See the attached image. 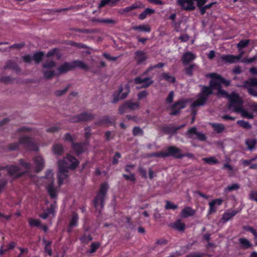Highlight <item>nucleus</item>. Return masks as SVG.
Listing matches in <instances>:
<instances>
[{
  "label": "nucleus",
  "mask_w": 257,
  "mask_h": 257,
  "mask_svg": "<svg viewBox=\"0 0 257 257\" xmlns=\"http://www.w3.org/2000/svg\"><path fill=\"white\" fill-rule=\"evenodd\" d=\"M196 66V65L195 64H192L187 67H186L184 69V73L188 76H192L193 75V71Z\"/></svg>",
  "instance_id": "obj_39"
},
{
  "label": "nucleus",
  "mask_w": 257,
  "mask_h": 257,
  "mask_svg": "<svg viewBox=\"0 0 257 257\" xmlns=\"http://www.w3.org/2000/svg\"><path fill=\"white\" fill-rule=\"evenodd\" d=\"M139 171L142 177L144 178H147V171L144 168L140 167Z\"/></svg>",
  "instance_id": "obj_63"
},
{
  "label": "nucleus",
  "mask_w": 257,
  "mask_h": 257,
  "mask_svg": "<svg viewBox=\"0 0 257 257\" xmlns=\"http://www.w3.org/2000/svg\"><path fill=\"white\" fill-rule=\"evenodd\" d=\"M238 113H240L243 117L249 119L253 117V115L252 112H248L246 110L243 109V107L240 109V111H239Z\"/></svg>",
  "instance_id": "obj_38"
},
{
  "label": "nucleus",
  "mask_w": 257,
  "mask_h": 257,
  "mask_svg": "<svg viewBox=\"0 0 257 257\" xmlns=\"http://www.w3.org/2000/svg\"><path fill=\"white\" fill-rule=\"evenodd\" d=\"M193 1L196 2L197 7L200 9L201 7L206 3L207 0H193Z\"/></svg>",
  "instance_id": "obj_60"
},
{
  "label": "nucleus",
  "mask_w": 257,
  "mask_h": 257,
  "mask_svg": "<svg viewBox=\"0 0 257 257\" xmlns=\"http://www.w3.org/2000/svg\"><path fill=\"white\" fill-rule=\"evenodd\" d=\"M223 169H227L228 173L230 175H232V174H234V171H233V168L232 166H231L230 164H229L228 163H226V164H224Z\"/></svg>",
  "instance_id": "obj_51"
},
{
  "label": "nucleus",
  "mask_w": 257,
  "mask_h": 257,
  "mask_svg": "<svg viewBox=\"0 0 257 257\" xmlns=\"http://www.w3.org/2000/svg\"><path fill=\"white\" fill-rule=\"evenodd\" d=\"M202 160L205 163L208 164H216L218 163V161L214 157L203 158L202 159Z\"/></svg>",
  "instance_id": "obj_40"
},
{
  "label": "nucleus",
  "mask_w": 257,
  "mask_h": 257,
  "mask_svg": "<svg viewBox=\"0 0 257 257\" xmlns=\"http://www.w3.org/2000/svg\"><path fill=\"white\" fill-rule=\"evenodd\" d=\"M55 66L56 63L52 60H48L45 61L42 64L43 69H53Z\"/></svg>",
  "instance_id": "obj_31"
},
{
  "label": "nucleus",
  "mask_w": 257,
  "mask_h": 257,
  "mask_svg": "<svg viewBox=\"0 0 257 257\" xmlns=\"http://www.w3.org/2000/svg\"><path fill=\"white\" fill-rule=\"evenodd\" d=\"M236 212L234 210L229 211L228 212H225L223 214L222 216V219L225 221H227L229 219H230L232 217H233L236 214Z\"/></svg>",
  "instance_id": "obj_34"
},
{
  "label": "nucleus",
  "mask_w": 257,
  "mask_h": 257,
  "mask_svg": "<svg viewBox=\"0 0 257 257\" xmlns=\"http://www.w3.org/2000/svg\"><path fill=\"white\" fill-rule=\"evenodd\" d=\"M229 102L227 108L229 110L238 113L239 111L243 107V100L237 94L232 93L228 96Z\"/></svg>",
  "instance_id": "obj_3"
},
{
  "label": "nucleus",
  "mask_w": 257,
  "mask_h": 257,
  "mask_svg": "<svg viewBox=\"0 0 257 257\" xmlns=\"http://www.w3.org/2000/svg\"><path fill=\"white\" fill-rule=\"evenodd\" d=\"M220 59L223 61L229 63H233L238 61L241 58V55L238 56H233L231 55H223L220 56Z\"/></svg>",
  "instance_id": "obj_21"
},
{
  "label": "nucleus",
  "mask_w": 257,
  "mask_h": 257,
  "mask_svg": "<svg viewBox=\"0 0 257 257\" xmlns=\"http://www.w3.org/2000/svg\"><path fill=\"white\" fill-rule=\"evenodd\" d=\"M163 78L166 81L171 82L175 83L176 82V79L174 77L170 75L168 73H163L162 74Z\"/></svg>",
  "instance_id": "obj_43"
},
{
  "label": "nucleus",
  "mask_w": 257,
  "mask_h": 257,
  "mask_svg": "<svg viewBox=\"0 0 257 257\" xmlns=\"http://www.w3.org/2000/svg\"><path fill=\"white\" fill-rule=\"evenodd\" d=\"M216 3H211L210 4H209L208 5H206L204 6H202L200 8V9H199L200 10V14L202 15H203L204 14H205V13H206V11L207 10V9H209L210 8H211L212 6L215 4Z\"/></svg>",
  "instance_id": "obj_48"
},
{
  "label": "nucleus",
  "mask_w": 257,
  "mask_h": 257,
  "mask_svg": "<svg viewBox=\"0 0 257 257\" xmlns=\"http://www.w3.org/2000/svg\"><path fill=\"white\" fill-rule=\"evenodd\" d=\"M108 186L106 183L101 185L99 191L94 200V205L96 209L100 212L104 206V199L108 190Z\"/></svg>",
  "instance_id": "obj_4"
},
{
  "label": "nucleus",
  "mask_w": 257,
  "mask_h": 257,
  "mask_svg": "<svg viewBox=\"0 0 257 257\" xmlns=\"http://www.w3.org/2000/svg\"><path fill=\"white\" fill-rule=\"evenodd\" d=\"M172 227L179 231H183L185 229V224L181 220L178 219L173 223Z\"/></svg>",
  "instance_id": "obj_32"
},
{
  "label": "nucleus",
  "mask_w": 257,
  "mask_h": 257,
  "mask_svg": "<svg viewBox=\"0 0 257 257\" xmlns=\"http://www.w3.org/2000/svg\"><path fill=\"white\" fill-rule=\"evenodd\" d=\"M249 40H241L237 44V47L239 49L244 48L249 44Z\"/></svg>",
  "instance_id": "obj_46"
},
{
  "label": "nucleus",
  "mask_w": 257,
  "mask_h": 257,
  "mask_svg": "<svg viewBox=\"0 0 257 257\" xmlns=\"http://www.w3.org/2000/svg\"><path fill=\"white\" fill-rule=\"evenodd\" d=\"M31 167L29 163L26 162L23 160H20L19 166L12 165L7 167V170L11 177L18 178L20 177L23 173L28 171Z\"/></svg>",
  "instance_id": "obj_2"
},
{
  "label": "nucleus",
  "mask_w": 257,
  "mask_h": 257,
  "mask_svg": "<svg viewBox=\"0 0 257 257\" xmlns=\"http://www.w3.org/2000/svg\"><path fill=\"white\" fill-rule=\"evenodd\" d=\"M70 86V84H68L67 86L62 90H58L54 92V94L58 97L61 96L65 94L68 90Z\"/></svg>",
  "instance_id": "obj_41"
},
{
  "label": "nucleus",
  "mask_w": 257,
  "mask_h": 257,
  "mask_svg": "<svg viewBox=\"0 0 257 257\" xmlns=\"http://www.w3.org/2000/svg\"><path fill=\"white\" fill-rule=\"evenodd\" d=\"M15 78H13L10 76H3L0 78V82L5 84H9L13 83Z\"/></svg>",
  "instance_id": "obj_35"
},
{
  "label": "nucleus",
  "mask_w": 257,
  "mask_h": 257,
  "mask_svg": "<svg viewBox=\"0 0 257 257\" xmlns=\"http://www.w3.org/2000/svg\"><path fill=\"white\" fill-rule=\"evenodd\" d=\"M25 46L24 43L15 44L10 47V48H15L17 49H20Z\"/></svg>",
  "instance_id": "obj_64"
},
{
  "label": "nucleus",
  "mask_w": 257,
  "mask_h": 257,
  "mask_svg": "<svg viewBox=\"0 0 257 257\" xmlns=\"http://www.w3.org/2000/svg\"><path fill=\"white\" fill-rule=\"evenodd\" d=\"M44 53L42 52H38L35 53L33 57V60H34L36 63H39L43 59Z\"/></svg>",
  "instance_id": "obj_36"
},
{
  "label": "nucleus",
  "mask_w": 257,
  "mask_h": 257,
  "mask_svg": "<svg viewBox=\"0 0 257 257\" xmlns=\"http://www.w3.org/2000/svg\"><path fill=\"white\" fill-rule=\"evenodd\" d=\"M98 21L101 23H105L111 25H115L117 23V21L116 20L112 19H101V20H98Z\"/></svg>",
  "instance_id": "obj_44"
},
{
  "label": "nucleus",
  "mask_w": 257,
  "mask_h": 257,
  "mask_svg": "<svg viewBox=\"0 0 257 257\" xmlns=\"http://www.w3.org/2000/svg\"><path fill=\"white\" fill-rule=\"evenodd\" d=\"M195 213V210L190 207H185L181 211L180 215L182 218H186L193 216Z\"/></svg>",
  "instance_id": "obj_25"
},
{
  "label": "nucleus",
  "mask_w": 257,
  "mask_h": 257,
  "mask_svg": "<svg viewBox=\"0 0 257 257\" xmlns=\"http://www.w3.org/2000/svg\"><path fill=\"white\" fill-rule=\"evenodd\" d=\"M53 150L55 154L60 155L63 152V148L61 145L56 144L54 145Z\"/></svg>",
  "instance_id": "obj_42"
},
{
  "label": "nucleus",
  "mask_w": 257,
  "mask_h": 257,
  "mask_svg": "<svg viewBox=\"0 0 257 257\" xmlns=\"http://www.w3.org/2000/svg\"><path fill=\"white\" fill-rule=\"evenodd\" d=\"M204 253L199 252H193L186 255V257H203Z\"/></svg>",
  "instance_id": "obj_62"
},
{
  "label": "nucleus",
  "mask_w": 257,
  "mask_h": 257,
  "mask_svg": "<svg viewBox=\"0 0 257 257\" xmlns=\"http://www.w3.org/2000/svg\"><path fill=\"white\" fill-rule=\"evenodd\" d=\"M118 1L119 0H102L98 5V8H101L104 7L106 5L109 4L110 2H111L114 4L117 1Z\"/></svg>",
  "instance_id": "obj_50"
},
{
  "label": "nucleus",
  "mask_w": 257,
  "mask_h": 257,
  "mask_svg": "<svg viewBox=\"0 0 257 257\" xmlns=\"http://www.w3.org/2000/svg\"><path fill=\"white\" fill-rule=\"evenodd\" d=\"M29 224L30 226H39L41 224V221L39 219L30 218L28 219Z\"/></svg>",
  "instance_id": "obj_47"
},
{
  "label": "nucleus",
  "mask_w": 257,
  "mask_h": 257,
  "mask_svg": "<svg viewBox=\"0 0 257 257\" xmlns=\"http://www.w3.org/2000/svg\"><path fill=\"white\" fill-rule=\"evenodd\" d=\"M155 13V11L154 9L147 8L145 11L140 14L139 16V18L140 20L145 19L148 16H150Z\"/></svg>",
  "instance_id": "obj_27"
},
{
  "label": "nucleus",
  "mask_w": 257,
  "mask_h": 257,
  "mask_svg": "<svg viewBox=\"0 0 257 257\" xmlns=\"http://www.w3.org/2000/svg\"><path fill=\"white\" fill-rule=\"evenodd\" d=\"M187 135L189 138H196L200 141H205L206 139L205 134L197 132L196 130H189L187 132Z\"/></svg>",
  "instance_id": "obj_17"
},
{
  "label": "nucleus",
  "mask_w": 257,
  "mask_h": 257,
  "mask_svg": "<svg viewBox=\"0 0 257 257\" xmlns=\"http://www.w3.org/2000/svg\"><path fill=\"white\" fill-rule=\"evenodd\" d=\"M239 242L243 248H248L252 246V244L245 238H240Z\"/></svg>",
  "instance_id": "obj_33"
},
{
  "label": "nucleus",
  "mask_w": 257,
  "mask_h": 257,
  "mask_svg": "<svg viewBox=\"0 0 257 257\" xmlns=\"http://www.w3.org/2000/svg\"><path fill=\"white\" fill-rule=\"evenodd\" d=\"M72 63V65L74 66V69L75 67H78L82 70H88L89 69V66L84 62L80 60H76L73 61Z\"/></svg>",
  "instance_id": "obj_26"
},
{
  "label": "nucleus",
  "mask_w": 257,
  "mask_h": 257,
  "mask_svg": "<svg viewBox=\"0 0 257 257\" xmlns=\"http://www.w3.org/2000/svg\"><path fill=\"white\" fill-rule=\"evenodd\" d=\"M140 108L139 102H133L132 100H127L121 105L118 108L119 113L122 114L126 111L127 109L135 110Z\"/></svg>",
  "instance_id": "obj_9"
},
{
  "label": "nucleus",
  "mask_w": 257,
  "mask_h": 257,
  "mask_svg": "<svg viewBox=\"0 0 257 257\" xmlns=\"http://www.w3.org/2000/svg\"><path fill=\"white\" fill-rule=\"evenodd\" d=\"M42 73L44 78L48 80L52 79L55 75L54 70L53 69H43Z\"/></svg>",
  "instance_id": "obj_28"
},
{
  "label": "nucleus",
  "mask_w": 257,
  "mask_h": 257,
  "mask_svg": "<svg viewBox=\"0 0 257 257\" xmlns=\"http://www.w3.org/2000/svg\"><path fill=\"white\" fill-rule=\"evenodd\" d=\"M256 143V142L255 140H248L246 141V144L247 146V148L250 150H251L254 148Z\"/></svg>",
  "instance_id": "obj_49"
},
{
  "label": "nucleus",
  "mask_w": 257,
  "mask_h": 257,
  "mask_svg": "<svg viewBox=\"0 0 257 257\" xmlns=\"http://www.w3.org/2000/svg\"><path fill=\"white\" fill-rule=\"evenodd\" d=\"M3 69L4 70H6V69L13 70L17 74L20 73L21 71V69L18 66L17 62L15 61L11 60H8L6 62V65L4 67Z\"/></svg>",
  "instance_id": "obj_16"
},
{
  "label": "nucleus",
  "mask_w": 257,
  "mask_h": 257,
  "mask_svg": "<svg viewBox=\"0 0 257 257\" xmlns=\"http://www.w3.org/2000/svg\"><path fill=\"white\" fill-rule=\"evenodd\" d=\"M177 207H178V206L177 205H175L169 201L166 202V204L165 205L166 209H175L177 208Z\"/></svg>",
  "instance_id": "obj_55"
},
{
  "label": "nucleus",
  "mask_w": 257,
  "mask_h": 257,
  "mask_svg": "<svg viewBox=\"0 0 257 257\" xmlns=\"http://www.w3.org/2000/svg\"><path fill=\"white\" fill-rule=\"evenodd\" d=\"M187 101L184 99H180L176 102L171 108L170 114L171 115H177L179 113L180 110L185 107Z\"/></svg>",
  "instance_id": "obj_14"
},
{
  "label": "nucleus",
  "mask_w": 257,
  "mask_h": 257,
  "mask_svg": "<svg viewBox=\"0 0 257 257\" xmlns=\"http://www.w3.org/2000/svg\"><path fill=\"white\" fill-rule=\"evenodd\" d=\"M201 90L198 94V99L192 104V107L203 105L208 99L209 96L213 93L212 89L206 86L201 85Z\"/></svg>",
  "instance_id": "obj_6"
},
{
  "label": "nucleus",
  "mask_w": 257,
  "mask_h": 257,
  "mask_svg": "<svg viewBox=\"0 0 257 257\" xmlns=\"http://www.w3.org/2000/svg\"><path fill=\"white\" fill-rule=\"evenodd\" d=\"M95 115L90 112H83L73 117L71 120L73 122H78L80 121H87L92 120L94 119Z\"/></svg>",
  "instance_id": "obj_11"
},
{
  "label": "nucleus",
  "mask_w": 257,
  "mask_h": 257,
  "mask_svg": "<svg viewBox=\"0 0 257 257\" xmlns=\"http://www.w3.org/2000/svg\"><path fill=\"white\" fill-rule=\"evenodd\" d=\"M100 244L99 243L96 242H93L91 243V249L90 250V252L92 253L95 252L96 249L98 248Z\"/></svg>",
  "instance_id": "obj_57"
},
{
  "label": "nucleus",
  "mask_w": 257,
  "mask_h": 257,
  "mask_svg": "<svg viewBox=\"0 0 257 257\" xmlns=\"http://www.w3.org/2000/svg\"><path fill=\"white\" fill-rule=\"evenodd\" d=\"M223 200L221 199H216L209 203V209L208 213L211 214L216 211V206L220 205L222 203Z\"/></svg>",
  "instance_id": "obj_22"
},
{
  "label": "nucleus",
  "mask_w": 257,
  "mask_h": 257,
  "mask_svg": "<svg viewBox=\"0 0 257 257\" xmlns=\"http://www.w3.org/2000/svg\"><path fill=\"white\" fill-rule=\"evenodd\" d=\"M135 84H142L141 88H147L154 83V81L150 77L142 78V77H137L134 79Z\"/></svg>",
  "instance_id": "obj_15"
},
{
  "label": "nucleus",
  "mask_w": 257,
  "mask_h": 257,
  "mask_svg": "<svg viewBox=\"0 0 257 257\" xmlns=\"http://www.w3.org/2000/svg\"><path fill=\"white\" fill-rule=\"evenodd\" d=\"M123 177L127 180H130L133 182H135L136 178L134 174L131 173L129 175L123 174Z\"/></svg>",
  "instance_id": "obj_53"
},
{
  "label": "nucleus",
  "mask_w": 257,
  "mask_h": 257,
  "mask_svg": "<svg viewBox=\"0 0 257 257\" xmlns=\"http://www.w3.org/2000/svg\"><path fill=\"white\" fill-rule=\"evenodd\" d=\"M174 95V92L173 91H170L166 98V101L169 103H171L173 101Z\"/></svg>",
  "instance_id": "obj_61"
},
{
  "label": "nucleus",
  "mask_w": 257,
  "mask_h": 257,
  "mask_svg": "<svg viewBox=\"0 0 257 257\" xmlns=\"http://www.w3.org/2000/svg\"><path fill=\"white\" fill-rule=\"evenodd\" d=\"M23 61L26 63H31L33 57L30 55H26L22 57Z\"/></svg>",
  "instance_id": "obj_54"
},
{
  "label": "nucleus",
  "mask_w": 257,
  "mask_h": 257,
  "mask_svg": "<svg viewBox=\"0 0 257 257\" xmlns=\"http://www.w3.org/2000/svg\"><path fill=\"white\" fill-rule=\"evenodd\" d=\"M130 92V86L128 84L123 86H120L118 89V93L116 95H114L112 100L113 103H116L120 99H123L126 97Z\"/></svg>",
  "instance_id": "obj_10"
},
{
  "label": "nucleus",
  "mask_w": 257,
  "mask_h": 257,
  "mask_svg": "<svg viewBox=\"0 0 257 257\" xmlns=\"http://www.w3.org/2000/svg\"><path fill=\"white\" fill-rule=\"evenodd\" d=\"M148 95V93L147 91L144 90L140 92L138 94V99L141 100L143 99V98L146 97Z\"/></svg>",
  "instance_id": "obj_59"
},
{
  "label": "nucleus",
  "mask_w": 257,
  "mask_h": 257,
  "mask_svg": "<svg viewBox=\"0 0 257 257\" xmlns=\"http://www.w3.org/2000/svg\"><path fill=\"white\" fill-rule=\"evenodd\" d=\"M133 29L140 32H150L151 31V27L149 25L134 26Z\"/></svg>",
  "instance_id": "obj_30"
},
{
  "label": "nucleus",
  "mask_w": 257,
  "mask_h": 257,
  "mask_svg": "<svg viewBox=\"0 0 257 257\" xmlns=\"http://www.w3.org/2000/svg\"><path fill=\"white\" fill-rule=\"evenodd\" d=\"M237 124L239 125V126L245 128H248L250 127L249 124L247 122L243 120H238L237 121Z\"/></svg>",
  "instance_id": "obj_52"
},
{
  "label": "nucleus",
  "mask_w": 257,
  "mask_h": 257,
  "mask_svg": "<svg viewBox=\"0 0 257 257\" xmlns=\"http://www.w3.org/2000/svg\"><path fill=\"white\" fill-rule=\"evenodd\" d=\"M138 8L139 6L136 4H134L130 7H126L124 9L123 11L125 12H128Z\"/></svg>",
  "instance_id": "obj_58"
},
{
  "label": "nucleus",
  "mask_w": 257,
  "mask_h": 257,
  "mask_svg": "<svg viewBox=\"0 0 257 257\" xmlns=\"http://www.w3.org/2000/svg\"><path fill=\"white\" fill-rule=\"evenodd\" d=\"M167 243V241L165 239H158L155 243V247H157L161 245H165Z\"/></svg>",
  "instance_id": "obj_56"
},
{
  "label": "nucleus",
  "mask_w": 257,
  "mask_h": 257,
  "mask_svg": "<svg viewBox=\"0 0 257 257\" xmlns=\"http://www.w3.org/2000/svg\"><path fill=\"white\" fill-rule=\"evenodd\" d=\"M78 220V216L77 214L76 213H73L70 220L69 227L68 228L69 232L71 231L72 228L77 226Z\"/></svg>",
  "instance_id": "obj_29"
},
{
  "label": "nucleus",
  "mask_w": 257,
  "mask_h": 257,
  "mask_svg": "<svg viewBox=\"0 0 257 257\" xmlns=\"http://www.w3.org/2000/svg\"><path fill=\"white\" fill-rule=\"evenodd\" d=\"M56 205L55 202L53 204H51V207L47 211H44L43 213L41 214L39 216L44 219H46L50 215L52 214L53 216L55 215V209Z\"/></svg>",
  "instance_id": "obj_23"
},
{
  "label": "nucleus",
  "mask_w": 257,
  "mask_h": 257,
  "mask_svg": "<svg viewBox=\"0 0 257 257\" xmlns=\"http://www.w3.org/2000/svg\"><path fill=\"white\" fill-rule=\"evenodd\" d=\"M135 60L139 64L143 63L148 59L146 53L141 50L136 51L135 53Z\"/></svg>",
  "instance_id": "obj_19"
},
{
  "label": "nucleus",
  "mask_w": 257,
  "mask_h": 257,
  "mask_svg": "<svg viewBox=\"0 0 257 257\" xmlns=\"http://www.w3.org/2000/svg\"><path fill=\"white\" fill-rule=\"evenodd\" d=\"M58 163L59 166L58 179L59 185L60 186L68 177V169H75L78 166L79 162L74 157L67 155L62 160H59Z\"/></svg>",
  "instance_id": "obj_1"
},
{
  "label": "nucleus",
  "mask_w": 257,
  "mask_h": 257,
  "mask_svg": "<svg viewBox=\"0 0 257 257\" xmlns=\"http://www.w3.org/2000/svg\"><path fill=\"white\" fill-rule=\"evenodd\" d=\"M239 188V185L237 183L232 184L227 187L224 191L226 192H230L233 190H237Z\"/></svg>",
  "instance_id": "obj_45"
},
{
  "label": "nucleus",
  "mask_w": 257,
  "mask_h": 257,
  "mask_svg": "<svg viewBox=\"0 0 257 257\" xmlns=\"http://www.w3.org/2000/svg\"><path fill=\"white\" fill-rule=\"evenodd\" d=\"M85 145L82 144H73L72 147L73 150L76 154H79L84 151Z\"/></svg>",
  "instance_id": "obj_37"
},
{
  "label": "nucleus",
  "mask_w": 257,
  "mask_h": 257,
  "mask_svg": "<svg viewBox=\"0 0 257 257\" xmlns=\"http://www.w3.org/2000/svg\"><path fill=\"white\" fill-rule=\"evenodd\" d=\"M170 156L177 159H180L183 157V153H182L181 150L175 146H170L167 148L166 151L153 153L151 155L152 157L163 158L167 157Z\"/></svg>",
  "instance_id": "obj_5"
},
{
  "label": "nucleus",
  "mask_w": 257,
  "mask_h": 257,
  "mask_svg": "<svg viewBox=\"0 0 257 257\" xmlns=\"http://www.w3.org/2000/svg\"><path fill=\"white\" fill-rule=\"evenodd\" d=\"M45 179V182L49 183L46 187L49 195L52 198H56L58 191L53 186V174L51 171L47 172Z\"/></svg>",
  "instance_id": "obj_8"
},
{
  "label": "nucleus",
  "mask_w": 257,
  "mask_h": 257,
  "mask_svg": "<svg viewBox=\"0 0 257 257\" xmlns=\"http://www.w3.org/2000/svg\"><path fill=\"white\" fill-rule=\"evenodd\" d=\"M74 69L72 63L65 62L61 65L57 69L58 74H64Z\"/></svg>",
  "instance_id": "obj_18"
},
{
  "label": "nucleus",
  "mask_w": 257,
  "mask_h": 257,
  "mask_svg": "<svg viewBox=\"0 0 257 257\" xmlns=\"http://www.w3.org/2000/svg\"><path fill=\"white\" fill-rule=\"evenodd\" d=\"M20 144L23 145L24 147L29 150L37 151V146L34 143L33 140L27 137H23L20 140Z\"/></svg>",
  "instance_id": "obj_13"
},
{
  "label": "nucleus",
  "mask_w": 257,
  "mask_h": 257,
  "mask_svg": "<svg viewBox=\"0 0 257 257\" xmlns=\"http://www.w3.org/2000/svg\"><path fill=\"white\" fill-rule=\"evenodd\" d=\"M34 164L35 166L36 171L39 172L43 169L45 161L42 156H38L34 158Z\"/></svg>",
  "instance_id": "obj_20"
},
{
  "label": "nucleus",
  "mask_w": 257,
  "mask_h": 257,
  "mask_svg": "<svg viewBox=\"0 0 257 257\" xmlns=\"http://www.w3.org/2000/svg\"><path fill=\"white\" fill-rule=\"evenodd\" d=\"M176 3L182 10L192 11L195 9L193 0H176Z\"/></svg>",
  "instance_id": "obj_12"
},
{
  "label": "nucleus",
  "mask_w": 257,
  "mask_h": 257,
  "mask_svg": "<svg viewBox=\"0 0 257 257\" xmlns=\"http://www.w3.org/2000/svg\"><path fill=\"white\" fill-rule=\"evenodd\" d=\"M208 75L210 77L213 79L210 81V86H209L212 90L214 89L218 90L221 88V84H224L226 86H228L230 85V82L229 80H225L218 74L212 73L209 74Z\"/></svg>",
  "instance_id": "obj_7"
},
{
  "label": "nucleus",
  "mask_w": 257,
  "mask_h": 257,
  "mask_svg": "<svg viewBox=\"0 0 257 257\" xmlns=\"http://www.w3.org/2000/svg\"><path fill=\"white\" fill-rule=\"evenodd\" d=\"M196 58L195 55L191 52L185 53L182 57V61L184 64H187Z\"/></svg>",
  "instance_id": "obj_24"
}]
</instances>
